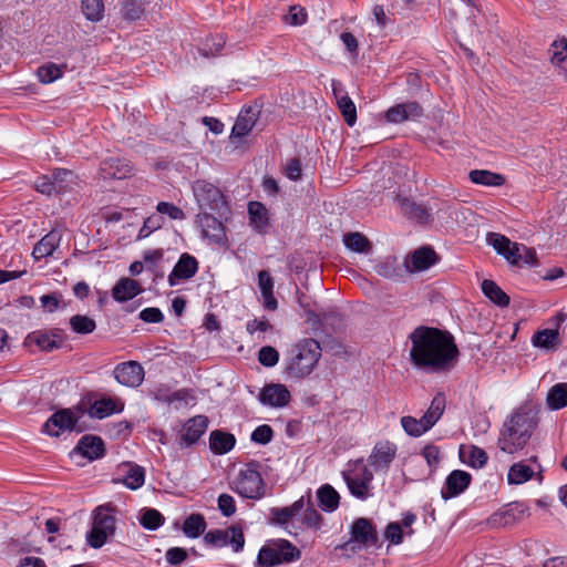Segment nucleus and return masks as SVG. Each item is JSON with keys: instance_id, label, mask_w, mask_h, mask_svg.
<instances>
[{"instance_id": "nucleus-1", "label": "nucleus", "mask_w": 567, "mask_h": 567, "mask_svg": "<svg viewBox=\"0 0 567 567\" xmlns=\"http://www.w3.org/2000/svg\"><path fill=\"white\" fill-rule=\"evenodd\" d=\"M409 338L410 358L417 368L441 372L453 368L457 360L458 349L447 331L421 326Z\"/></svg>"}, {"instance_id": "nucleus-2", "label": "nucleus", "mask_w": 567, "mask_h": 567, "mask_svg": "<svg viewBox=\"0 0 567 567\" xmlns=\"http://www.w3.org/2000/svg\"><path fill=\"white\" fill-rule=\"evenodd\" d=\"M535 426L536 420L530 412H515L503 425L497 441L499 450L507 454L523 450Z\"/></svg>"}, {"instance_id": "nucleus-3", "label": "nucleus", "mask_w": 567, "mask_h": 567, "mask_svg": "<svg viewBox=\"0 0 567 567\" xmlns=\"http://www.w3.org/2000/svg\"><path fill=\"white\" fill-rule=\"evenodd\" d=\"M320 357L319 342L303 339L291 348L286 372L292 378L302 379L313 371Z\"/></svg>"}, {"instance_id": "nucleus-4", "label": "nucleus", "mask_w": 567, "mask_h": 567, "mask_svg": "<svg viewBox=\"0 0 567 567\" xmlns=\"http://www.w3.org/2000/svg\"><path fill=\"white\" fill-rule=\"evenodd\" d=\"M486 240L488 245L511 265H537V256L534 248H529L523 244L512 243L506 236L497 233H488Z\"/></svg>"}, {"instance_id": "nucleus-5", "label": "nucleus", "mask_w": 567, "mask_h": 567, "mask_svg": "<svg viewBox=\"0 0 567 567\" xmlns=\"http://www.w3.org/2000/svg\"><path fill=\"white\" fill-rule=\"evenodd\" d=\"M342 477L353 497L360 501L372 497L373 473L363 460L349 464V467L342 472Z\"/></svg>"}, {"instance_id": "nucleus-6", "label": "nucleus", "mask_w": 567, "mask_h": 567, "mask_svg": "<svg viewBox=\"0 0 567 567\" xmlns=\"http://www.w3.org/2000/svg\"><path fill=\"white\" fill-rule=\"evenodd\" d=\"M193 193L202 209H209L218 214L220 217H224L229 213L224 194L212 183L206 181H196L193 184Z\"/></svg>"}, {"instance_id": "nucleus-7", "label": "nucleus", "mask_w": 567, "mask_h": 567, "mask_svg": "<svg viewBox=\"0 0 567 567\" xmlns=\"http://www.w3.org/2000/svg\"><path fill=\"white\" fill-rule=\"evenodd\" d=\"M233 489L245 498L258 499L265 495V484L260 473L252 466L241 470Z\"/></svg>"}, {"instance_id": "nucleus-8", "label": "nucleus", "mask_w": 567, "mask_h": 567, "mask_svg": "<svg viewBox=\"0 0 567 567\" xmlns=\"http://www.w3.org/2000/svg\"><path fill=\"white\" fill-rule=\"evenodd\" d=\"M204 542L213 547L230 545L235 553L240 551L245 545L244 533L240 527L230 526L226 529L209 530L204 536Z\"/></svg>"}, {"instance_id": "nucleus-9", "label": "nucleus", "mask_w": 567, "mask_h": 567, "mask_svg": "<svg viewBox=\"0 0 567 567\" xmlns=\"http://www.w3.org/2000/svg\"><path fill=\"white\" fill-rule=\"evenodd\" d=\"M196 223L200 228L202 236L208 239L209 243L219 246L226 243L225 227L218 218L203 212L196 216Z\"/></svg>"}, {"instance_id": "nucleus-10", "label": "nucleus", "mask_w": 567, "mask_h": 567, "mask_svg": "<svg viewBox=\"0 0 567 567\" xmlns=\"http://www.w3.org/2000/svg\"><path fill=\"white\" fill-rule=\"evenodd\" d=\"M208 427V419L205 415H196L188 419L178 432L181 447H189L195 444Z\"/></svg>"}, {"instance_id": "nucleus-11", "label": "nucleus", "mask_w": 567, "mask_h": 567, "mask_svg": "<svg viewBox=\"0 0 567 567\" xmlns=\"http://www.w3.org/2000/svg\"><path fill=\"white\" fill-rule=\"evenodd\" d=\"M396 445L389 441L378 442L368 457V465L375 472H388L396 455Z\"/></svg>"}, {"instance_id": "nucleus-12", "label": "nucleus", "mask_w": 567, "mask_h": 567, "mask_svg": "<svg viewBox=\"0 0 567 567\" xmlns=\"http://www.w3.org/2000/svg\"><path fill=\"white\" fill-rule=\"evenodd\" d=\"M198 271V261L197 259L189 255L188 252H184L181 255L179 259L173 267V270L167 277L168 285L171 287H175L181 282L187 281L192 279L196 272Z\"/></svg>"}, {"instance_id": "nucleus-13", "label": "nucleus", "mask_w": 567, "mask_h": 567, "mask_svg": "<svg viewBox=\"0 0 567 567\" xmlns=\"http://www.w3.org/2000/svg\"><path fill=\"white\" fill-rule=\"evenodd\" d=\"M115 380L125 386L136 388L142 384L144 380V369L136 361H127L117 364L114 368Z\"/></svg>"}, {"instance_id": "nucleus-14", "label": "nucleus", "mask_w": 567, "mask_h": 567, "mask_svg": "<svg viewBox=\"0 0 567 567\" xmlns=\"http://www.w3.org/2000/svg\"><path fill=\"white\" fill-rule=\"evenodd\" d=\"M76 430V419L69 409L52 414L43 424V431L51 436H59L65 431Z\"/></svg>"}, {"instance_id": "nucleus-15", "label": "nucleus", "mask_w": 567, "mask_h": 567, "mask_svg": "<svg viewBox=\"0 0 567 567\" xmlns=\"http://www.w3.org/2000/svg\"><path fill=\"white\" fill-rule=\"evenodd\" d=\"M472 476L462 470H454L449 474L441 489L443 499H450L462 494L471 484Z\"/></svg>"}, {"instance_id": "nucleus-16", "label": "nucleus", "mask_w": 567, "mask_h": 567, "mask_svg": "<svg viewBox=\"0 0 567 567\" xmlns=\"http://www.w3.org/2000/svg\"><path fill=\"white\" fill-rule=\"evenodd\" d=\"M423 115V109L417 102H406L390 107L385 113V118L390 123H402L404 121H415Z\"/></svg>"}, {"instance_id": "nucleus-17", "label": "nucleus", "mask_w": 567, "mask_h": 567, "mask_svg": "<svg viewBox=\"0 0 567 567\" xmlns=\"http://www.w3.org/2000/svg\"><path fill=\"white\" fill-rule=\"evenodd\" d=\"M351 540L362 546L375 545L378 533L372 523L364 517L355 519L351 526Z\"/></svg>"}, {"instance_id": "nucleus-18", "label": "nucleus", "mask_w": 567, "mask_h": 567, "mask_svg": "<svg viewBox=\"0 0 567 567\" xmlns=\"http://www.w3.org/2000/svg\"><path fill=\"white\" fill-rule=\"evenodd\" d=\"M259 401L264 405L282 408L290 401V392L282 384H268L259 393Z\"/></svg>"}, {"instance_id": "nucleus-19", "label": "nucleus", "mask_w": 567, "mask_h": 567, "mask_svg": "<svg viewBox=\"0 0 567 567\" xmlns=\"http://www.w3.org/2000/svg\"><path fill=\"white\" fill-rule=\"evenodd\" d=\"M132 173L128 161L121 158H107L100 165V174L103 179H123Z\"/></svg>"}, {"instance_id": "nucleus-20", "label": "nucleus", "mask_w": 567, "mask_h": 567, "mask_svg": "<svg viewBox=\"0 0 567 567\" xmlns=\"http://www.w3.org/2000/svg\"><path fill=\"white\" fill-rule=\"evenodd\" d=\"M28 344H37L41 350L52 351L58 349L63 343L61 330H53L50 332L34 331L27 337Z\"/></svg>"}, {"instance_id": "nucleus-21", "label": "nucleus", "mask_w": 567, "mask_h": 567, "mask_svg": "<svg viewBox=\"0 0 567 567\" xmlns=\"http://www.w3.org/2000/svg\"><path fill=\"white\" fill-rule=\"evenodd\" d=\"M74 453H80L90 461L101 457L104 453V443L95 435H84L75 446Z\"/></svg>"}, {"instance_id": "nucleus-22", "label": "nucleus", "mask_w": 567, "mask_h": 567, "mask_svg": "<svg viewBox=\"0 0 567 567\" xmlns=\"http://www.w3.org/2000/svg\"><path fill=\"white\" fill-rule=\"evenodd\" d=\"M143 291L141 285L131 278H121L112 289V297L117 302H125Z\"/></svg>"}, {"instance_id": "nucleus-23", "label": "nucleus", "mask_w": 567, "mask_h": 567, "mask_svg": "<svg viewBox=\"0 0 567 567\" xmlns=\"http://www.w3.org/2000/svg\"><path fill=\"white\" fill-rule=\"evenodd\" d=\"M62 233L60 229H52L33 248L32 255L35 259L51 256L60 246Z\"/></svg>"}, {"instance_id": "nucleus-24", "label": "nucleus", "mask_w": 567, "mask_h": 567, "mask_svg": "<svg viewBox=\"0 0 567 567\" xmlns=\"http://www.w3.org/2000/svg\"><path fill=\"white\" fill-rule=\"evenodd\" d=\"M257 122V113L252 109L241 111L233 126V138H241L249 134Z\"/></svg>"}, {"instance_id": "nucleus-25", "label": "nucleus", "mask_w": 567, "mask_h": 567, "mask_svg": "<svg viewBox=\"0 0 567 567\" xmlns=\"http://www.w3.org/2000/svg\"><path fill=\"white\" fill-rule=\"evenodd\" d=\"M305 509V496H301L292 505L281 508H272L270 512L271 522L278 525H285L299 515Z\"/></svg>"}, {"instance_id": "nucleus-26", "label": "nucleus", "mask_w": 567, "mask_h": 567, "mask_svg": "<svg viewBox=\"0 0 567 567\" xmlns=\"http://www.w3.org/2000/svg\"><path fill=\"white\" fill-rule=\"evenodd\" d=\"M258 287L264 299V307L271 311L276 310L278 303L274 296V280L267 270L259 271Z\"/></svg>"}, {"instance_id": "nucleus-27", "label": "nucleus", "mask_w": 567, "mask_h": 567, "mask_svg": "<svg viewBox=\"0 0 567 567\" xmlns=\"http://www.w3.org/2000/svg\"><path fill=\"white\" fill-rule=\"evenodd\" d=\"M236 439L233 434L215 430L209 435V447L213 453L221 455L233 450Z\"/></svg>"}, {"instance_id": "nucleus-28", "label": "nucleus", "mask_w": 567, "mask_h": 567, "mask_svg": "<svg viewBox=\"0 0 567 567\" xmlns=\"http://www.w3.org/2000/svg\"><path fill=\"white\" fill-rule=\"evenodd\" d=\"M123 476V484L130 489H137L143 486L145 482V470L133 463H125L121 466Z\"/></svg>"}, {"instance_id": "nucleus-29", "label": "nucleus", "mask_w": 567, "mask_h": 567, "mask_svg": "<svg viewBox=\"0 0 567 567\" xmlns=\"http://www.w3.org/2000/svg\"><path fill=\"white\" fill-rule=\"evenodd\" d=\"M248 214L250 225L258 233H265L268 226V212L259 202H250L248 204Z\"/></svg>"}, {"instance_id": "nucleus-30", "label": "nucleus", "mask_w": 567, "mask_h": 567, "mask_svg": "<svg viewBox=\"0 0 567 567\" xmlns=\"http://www.w3.org/2000/svg\"><path fill=\"white\" fill-rule=\"evenodd\" d=\"M317 498L319 501V506L324 512H334L340 502L339 493L329 484H324L317 491Z\"/></svg>"}, {"instance_id": "nucleus-31", "label": "nucleus", "mask_w": 567, "mask_h": 567, "mask_svg": "<svg viewBox=\"0 0 567 567\" xmlns=\"http://www.w3.org/2000/svg\"><path fill=\"white\" fill-rule=\"evenodd\" d=\"M435 262V252L433 249L423 247L416 249L411 256V270L422 271L430 268Z\"/></svg>"}, {"instance_id": "nucleus-32", "label": "nucleus", "mask_w": 567, "mask_h": 567, "mask_svg": "<svg viewBox=\"0 0 567 567\" xmlns=\"http://www.w3.org/2000/svg\"><path fill=\"white\" fill-rule=\"evenodd\" d=\"M482 291L486 298L499 307L509 305V297L502 290V288L493 280L485 279L482 282Z\"/></svg>"}, {"instance_id": "nucleus-33", "label": "nucleus", "mask_w": 567, "mask_h": 567, "mask_svg": "<svg viewBox=\"0 0 567 567\" xmlns=\"http://www.w3.org/2000/svg\"><path fill=\"white\" fill-rule=\"evenodd\" d=\"M468 177L472 183L484 186H501L505 183L504 176L487 169H473Z\"/></svg>"}, {"instance_id": "nucleus-34", "label": "nucleus", "mask_w": 567, "mask_h": 567, "mask_svg": "<svg viewBox=\"0 0 567 567\" xmlns=\"http://www.w3.org/2000/svg\"><path fill=\"white\" fill-rule=\"evenodd\" d=\"M107 506H100L94 511L93 525L109 535H113L115 529V518Z\"/></svg>"}, {"instance_id": "nucleus-35", "label": "nucleus", "mask_w": 567, "mask_h": 567, "mask_svg": "<svg viewBox=\"0 0 567 567\" xmlns=\"http://www.w3.org/2000/svg\"><path fill=\"white\" fill-rule=\"evenodd\" d=\"M446 400L443 393H437L431 404L427 411L423 415L424 423L429 424L431 427H433L437 421L443 415V412L445 410Z\"/></svg>"}, {"instance_id": "nucleus-36", "label": "nucleus", "mask_w": 567, "mask_h": 567, "mask_svg": "<svg viewBox=\"0 0 567 567\" xmlns=\"http://www.w3.org/2000/svg\"><path fill=\"white\" fill-rule=\"evenodd\" d=\"M401 209L405 216L419 223H423L429 218V210L421 204L406 198L400 199Z\"/></svg>"}, {"instance_id": "nucleus-37", "label": "nucleus", "mask_w": 567, "mask_h": 567, "mask_svg": "<svg viewBox=\"0 0 567 567\" xmlns=\"http://www.w3.org/2000/svg\"><path fill=\"white\" fill-rule=\"evenodd\" d=\"M547 404L551 410L567 406V383L555 384L547 394Z\"/></svg>"}, {"instance_id": "nucleus-38", "label": "nucleus", "mask_w": 567, "mask_h": 567, "mask_svg": "<svg viewBox=\"0 0 567 567\" xmlns=\"http://www.w3.org/2000/svg\"><path fill=\"white\" fill-rule=\"evenodd\" d=\"M205 528L206 522L200 514L189 515L183 524V532L189 538H197L204 533Z\"/></svg>"}, {"instance_id": "nucleus-39", "label": "nucleus", "mask_w": 567, "mask_h": 567, "mask_svg": "<svg viewBox=\"0 0 567 567\" xmlns=\"http://www.w3.org/2000/svg\"><path fill=\"white\" fill-rule=\"evenodd\" d=\"M559 334L557 330L545 329L533 337V344L537 348L551 350L558 346Z\"/></svg>"}, {"instance_id": "nucleus-40", "label": "nucleus", "mask_w": 567, "mask_h": 567, "mask_svg": "<svg viewBox=\"0 0 567 567\" xmlns=\"http://www.w3.org/2000/svg\"><path fill=\"white\" fill-rule=\"evenodd\" d=\"M401 425L406 434L413 437H419L432 429L429 424L424 423L423 416L419 420L409 415L403 416L401 417Z\"/></svg>"}, {"instance_id": "nucleus-41", "label": "nucleus", "mask_w": 567, "mask_h": 567, "mask_svg": "<svg viewBox=\"0 0 567 567\" xmlns=\"http://www.w3.org/2000/svg\"><path fill=\"white\" fill-rule=\"evenodd\" d=\"M52 179L55 194H61L71 188V185L74 182V174L72 171L60 168L52 173Z\"/></svg>"}, {"instance_id": "nucleus-42", "label": "nucleus", "mask_w": 567, "mask_h": 567, "mask_svg": "<svg viewBox=\"0 0 567 567\" xmlns=\"http://www.w3.org/2000/svg\"><path fill=\"white\" fill-rule=\"evenodd\" d=\"M66 69V65H58L54 63H48L38 69V78L41 83L49 84L60 79L63 74V70Z\"/></svg>"}, {"instance_id": "nucleus-43", "label": "nucleus", "mask_w": 567, "mask_h": 567, "mask_svg": "<svg viewBox=\"0 0 567 567\" xmlns=\"http://www.w3.org/2000/svg\"><path fill=\"white\" fill-rule=\"evenodd\" d=\"M534 472L533 470L523 463H516L511 466L507 480L509 484H523L532 478Z\"/></svg>"}, {"instance_id": "nucleus-44", "label": "nucleus", "mask_w": 567, "mask_h": 567, "mask_svg": "<svg viewBox=\"0 0 567 567\" xmlns=\"http://www.w3.org/2000/svg\"><path fill=\"white\" fill-rule=\"evenodd\" d=\"M257 561L260 567H275L282 563L274 543L259 550Z\"/></svg>"}, {"instance_id": "nucleus-45", "label": "nucleus", "mask_w": 567, "mask_h": 567, "mask_svg": "<svg viewBox=\"0 0 567 567\" xmlns=\"http://www.w3.org/2000/svg\"><path fill=\"white\" fill-rule=\"evenodd\" d=\"M82 12L90 21L97 22L104 16L103 0H82Z\"/></svg>"}, {"instance_id": "nucleus-46", "label": "nucleus", "mask_w": 567, "mask_h": 567, "mask_svg": "<svg viewBox=\"0 0 567 567\" xmlns=\"http://www.w3.org/2000/svg\"><path fill=\"white\" fill-rule=\"evenodd\" d=\"M70 326L73 332L79 334H87L95 330L96 323L94 319L84 316V315H75L70 318Z\"/></svg>"}, {"instance_id": "nucleus-47", "label": "nucleus", "mask_w": 567, "mask_h": 567, "mask_svg": "<svg viewBox=\"0 0 567 567\" xmlns=\"http://www.w3.org/2000/svg\"><path fill=\"white\" fill-rule=\"evenodd\" d=\"M343 243L346 247L354 252H368L369 240L360 233H349L344 235Z\"/></svg>"}, {"instance_id": "nucleus-48", "label": "nucleus", "mask_w": 567, "mask_h": 567, "mask_svg": "<svg viewBox=\"0 0 567 567\" xmlns=\"http://www.w3.org/2000/svg\"><path fill=\"white\" fill-rule=\"evenodd\" d=\"M282 563H290L299 559L300 550L286 539L274 543Z\"/></svg>"}, {"instance_id": "nucleus-49", "label": "nucleus", "mask_w": 567, "mask_h": 567, "mask_svg": "<svg viewBox=\"0 0 567 567\" xmlns=\"http://www.w3.org/2000/svg\"><path fill=\"white\" fill-rule=\"evenodd\" d=\"M338 107L349 126H353L357 122V107L348 94L339 99Z\"/></svg>"}, {"instance_id": "nucleus-50", "label": "nucleus", "mask_w": 567, "mask_h": 567, "mask_svg": "<svg viewBox=\"0 0 567 567\" xmlns=\"http://www.w3.org/2000/svg\"><path fill=\"white\" fill-rule=\"evenodd\" d=\"M140 523L144 528L155 530L163 525L164 517L157 509L148 508L142 513Z\"/></svg>"}, {"instance_id": "nucleus-51", "label": "nucleus", "mask_w": 567, "mask_h": 567, "mask_svg": "<svg viewBox=\"0 0 567 567\" xmlns=\"http://www.w3.org/2000/svg\"><path fill=\"white\" fill-rule=\"evenodd\" d=\"M122 408L123 405L118 408L117 403L112 399H101L94 403L93 411L95 416L103 419L113 413L122 411Z\"/></svg>"}, {"instance_id": "nucleus-52", "label": "nucleus", "mask_w": 567, "mask_h": 567, "mask_svg": "<svg viewBox=\"0 0 567 567\" xmlns=\"http://www.w3.org/2000/svg\"><path fill=\"white\" fill-rule=\"evenodd\" d=\"M144 10L143 0H123L122 14L127 20L140 19Z\"/></svg>"}, {"instance_id": "nucleus-53", "label": "nucleus", "mask_w": 567, "mask_h": 567, "mask_svg": "<svg viewBox=\"0 0 567 567\" xmlns=\"http://www.w3.org/2000/svg\"><path fill=\"white\" fill-rule=\"evenodd\" d=\"M310 499V495L305 496V506H307V508L305 509L302 516V523L308 527L319 528L321 525L322 517L318 513V511L311 506Z\"/></svg>"}, {"instance_id": "nucleus-54", "label": "nucleus", "mask_w": 567, "mask_h": 567, "mask_svg": "<svg viewBox=\"0 0 567 567\" xmlns=\"http://www.w3.org/2000/svg\"><path fill=\"white\" fill-rule=\"evenodd\" d=\"M164 224V217L156 214L151 215L144 220L142 228L138 231V239L148 237L153 231L159 229Z\"/></svg>"}, {"instance_id": "nucleus-55", "label": "nucleus", "mask_w": 567, "mask_h": 567, "mask_svg": "<svg viewBox=\"0 0 567 567\" xmlns=\"http://www.w3.org/2000/svg\"><path fill=\"white\" fill-rule=\"evenodd\" d=\"M224 45H225V41H224L223 37H220V35L212 37V38L207 39L204 43H202L198 51L203 56L208 58L210 55H215V54L219 53L221 51V49L224 48Z\"/></svg>"}, {"instance_id": "nucleus-56", "label": "nucleus", "mask_w": 567, "mask_h": 567, "mask_svg": "<svg viewBox=\"0 0 567 567\" xmlns=\"http://www.w3.org/2000/svg\"><path fill=\"white\" fill-rule=\"evenodd\" d=\"M554 48L555 50L551 55V62L556 66L560 68L567 76V42H555Z\"/></svg>"}, {"instance_id": "nucleus-57", "label": "nucleus", "mask_w": 567, "mask_h": 567, "mask_svg": "<svg viewBox=\"0 0 567 567\" xmlns=\"http://www.w3.org/2000/svg\"><path fill=\"white\" fill-rule=\"evenodd\" d=\"M272 436H274V431H272L271 426L268 424H262V425L257 426L252 431L250 439L255 443L267 444L272 440Z\"/></svg>"}, {"instance_id": "nucleus-58", "label": "nucleus", "mask_w": 567, "mask_h": 567, "mask_svg": "<svg viewBox=\"0 0 567 567\" xmlns=\"http://www.w3.org/2000/svg\"><path fill=\"white\" fill-rule=\"evenodd\" d=\"M258 360L265 367H274L279 360V353L275 348L265 346L259 350Z\"/></svg>"}, {"instance_id": "nucleus-59", "label": "nucleus", "mask_w": 567, "mask_h": 567, "mask_svg": "<svg viewBox=\"0 0 567 567\" xmlns=\"http://www.w3.org/2000/svg\"><path fill=\"white\" fill-rule=\"evenodd\" d=\"M156 210L159 213L161 216L167 215L171 219L174 220L184 219L185 217L184 212L179 207L166 202L158 203Z\"/></svg>"}, {"instance_id": "nucleus-60", "label": "nucleus", "mask_w": 567, "mask_h": 567, "mask_svg": "<svg viewBox=\"0 0 567 567\" xmlns=\"http://www.w3.org/2000/svg\"><path fill=\"white\" fill-rule=\"evenodd\" d=\"M422 455L430 468L435 470L441 460L440 449L436 445L426 444L422 450Z\"/></svg>"}, {"instance_id": "nucleus-61", "label": "nucleus", "mask_w": 567, "mask_h": 567, "mask_svg": "<svg viewBox=\"0 0 567 567\" xmlns=\"http://www.w3.org/2000/svg\"><path fill=\"white\" fill-rule=\"evenodd\" d=\"M487 462V454L486 452L477 446H472L470 449L468 453V460L467 463L474 468H481L483 467Z\"/></svg>"}, {"instance_id": "nucleus-62", "label": "nucleus", "mask_w": 567, "mask_h": 567, "mask_svg": "<svg viewBox=\"0 0 567 567\" xmlns=\"http://www.w3.org/2000/svg\"><path fill=\"white\" fill-rule=\"evenodd\" d=\"M218 509L226 517L234 515L236 512L234 497L229 494H220L218 497Z\"/></svg>"}, {"instance_id": "nucleus-63", "label": "nucleus", "mask_w": 567, "mask_h": 567, "mask_svg": "<svg viewBox=\"0 0 567 567\" xmlns=\"http://www.w3.org/2000/svg\"><path fill=\"white\" fill-rule=\"evenodd\" d=\"M109 536L107 533L93 525L87 535V543L93 548H100L105 544Z\"/></svg>"}, {"instance_id": "nucleus-64", "label": "nucleus", "mask_w": 567, "mask_h": 567, "mask_svg": "<svg viewBox=\"0 0 567 567\" xmlns=\"http://www.w3.org/2000/svg\"><path fill=\"white\" fill-rule=\"evenodd\" d=\"M385 538L393 545H399L403 540L402 527L399 523H390L384 533Z\"/></svg>"}]
</instances>
